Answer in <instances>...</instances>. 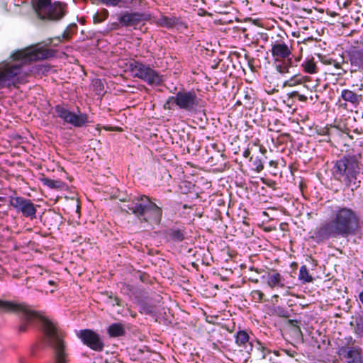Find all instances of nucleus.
Returning a JSON list of instances; mask_svg holds the SVG:
<instances>
[{"label":"nucleus","mask_w":363,"mask_h":363,"mask_svg":"<svg viewBox=\"0 0 363 363\" xmlns=\"http://www.w3.org/2000/svg\"><path fill=\"white\" fill-rule=\"evenodd\" d=\"M22 4L23 0H13L9 5V9L13 13H21Z\"/></svg>","instance_id":"nucleus-30"},{"label":"nucleus","mask_w":363,"mask_h":363,"mask_svg":"<svg viewBox=\"0 0 363 363\" xmlns=\"http://www.w3.org/2000/svg\"><path fill=\"white\" fill-rule=\"evenodd\" d=\"M273 298H279V296H278V295H274V296H273Z\"/></svg>","instance_id":"nucleus-47"},{"label":"nucleus","mask_w":363,"mask_h":363,"mask_svg":"<svg viewBox=\"0 0 363 363\" xmlns=\"http://www.w3.org/2000/svg\"><path fill=\"white\" fill-rule=\"evenodd\" d=\"M125 203L123 211L135 215L141 223L158 225L162 217V210L151 199L144 194L125 197L120 199Z\"/></svg>","instance_id":"nucleus-3"},{"label":"nucleus","mask_w":363,"mask_h":363,"mask_svg":"<svg viewBox=\"0 0 363 363\" xmlns=\"http://www.w3.org/2000/svg\"><path fill=\"white\" fill-rule=\"evenodd\" d=\"M115 301H116V304L118 305V306H121V303H120V299L118 298V297H115L114 298Z\"/></svg>","instance_id":"nucleus-44"},{"label":"nucleus","mask_w":363,"mask_h":363,"mask_svg":"<svg viewBox=\"0 0 363 363\" xmlns=\"http://www.w3.org/2000/svg\"><path fill=\"white\" fill-rule=\"evenodd\" d=\"M303 70L309 74L317 72V67L313 60H307L302 64Z\"/></svg>","instance_id":"nucleus-28"},{"label":"nucleus","mask_w":363,"mask_h":363,"mask_svg":"<svg viewBox=\"0 0 363 363\" xmlns=\"http://www.w3.org/2000/svg\"><path fill=\"white\" fill-rule=\"evenodd\" d=\"M349 59L352 66L363 70V49L351 51L349 53Z\"/></svg>","instance_id":"nucleus-18"},{"label":"nucleus","mask_w":363,"mask_h":363,"mask_svg":"<svg viewBox=\"0 0 363 363\" xmlns=\"http://www.w3.org/2000/svg\"><path fill=\"white\" fill-rule=\"evenodd\" d=\"M252 164H253V167H254L255 169L257 172H260L263 169V168H264L263 164H262L261 160L259 159V158H256L253 161Z\"/></svg>","instance_id":"nucleus-36"},{"label":"nucleus","mask_w":363,"mask_h":363,"mask_svg":"<svg viewBox=\"0 0 363 363\" xmlns=\"http://www.w3.org/2000/svg\"><path fill=\"white\" fill-rule=\"evenodd\" d=\"M157 22L160 26L167 28H173L176 26H182L184 25L182 18L175 16H161L157 19Z\"/></svg>","instance_id":"nucleus-17"},{"label":"nucleus","mask_w":363,"mask_h":363,"mask_svg":"<svg viewBox=\"0 0 363 363\" xmlns=\"http://www.w3.org/2000/svg\"><path fill=\"white\" fill-rule=\"evenodd\" d=\"M326 64H329V65H332L333 64V65L336 67V68H340V63L337 62L335 60H333L332 59H330L329 60L326 61L325 62Z\"/></svg>","instance_id":"nucleus-41"},{"label":"nucleus","mask_w":363,"mask_h":363,"mask_svg":"<svg viewBox=\"0 0 363 363\" xmlns=\"http://www.w3.org/2000/svg\"><path fill=\"white\" fill-rule=\"evenodd\" d=\"M360 167L354 155H347L335 162L333 174L335 179L354 191L361 184Z\"/></svg>","instance_id":"nucleus-4"},{"label":"nucleus","mask_w":363,"mask_h":363,"mask_svg":"<svg viewBox=\"0 0 363 363\" xmlns=\"http://www.w3.org/2000/svg\"><path fill=\"white\" fill-rule=\"evenodd\" d=\"M252 281H254L255 283H258V279H254V280H252Z\"/></svg>","instance_id":"nucleus-48"},{"label":"nucleus","mask_w":363,"mask_h":363,"mask_svg":"<svg viewBox=\"0 0 363 363\" xmlns=\"http://www.w3.org/2000/svg\"><path fill=\"white\" fill-rule=\"evenodd\" d=\"M298 279L302 281L303 283H310L313 281V279L309 274L308 268L306 265L301 267L299 270Z\"/></svg>","instance_id":"nucleus-27"},{"label":"nucleus","mask_w":363,"mask_h":363,"mask_svg":"<svg viewBox=\"0 0 363 363\" xmlns=\"http://www.w3.org/2000/svg\"><path fill=\"white\" fill-rule=\"evenodd\" d=\"M274 354H275V355H278V353H277V352H274Z\"/></svg>","instance_id":"nucleus-51"},{"label":"nucleus","mask_w":363,"mask_h":363,"mask_svg":"<svg viewBox=\"0 0 363 363\" xmlns=\"http://www.w3.org/2000/svg\"><path fill=\"white\" fill-rule=\"evenodd\" d=\"M23 50H18L11 56L7 62L0 64V86L14 84L15 77L21 72Z\"/></svg>","instance_id":"nucleus-8"},{"label":"nucleus","mask_w":363,"mask_h":363,"mask_svg":"<svg viewBox=\"0 0 363 363\" xmlns=\"http://www.w3.org/2000/svg\"><path fill=\"white\" fill-rule=\"evenodd\" d=\"M249 341L248 334L244 331L240 330L237 333L235 342L240 345L243 346Z\"/></svg>","instance_id":"nucleus-29"},{"label":"nucleus","mask_w":363,"mask_h":363,"mask_svg":"<svg viewBox=\"0 0 363 363\" xmlns=\"http://www.w3.org/2000/svg\"><path fill=\"white\" fill-rule=\"evenodd\" d=\"M237 105H241L242 104L240 102V99L236 102Z\"/></svg>","instance_id":"nucleus-46"},{"label":"nucleus","mask_w":363,"mask_h":363,"mask_svg":"<svg viewBox=\"0 0 363 363\" xmlns=\"http://www.w3.org/2000/svg\"><path fill=\"white\" fill-rule=\"evenodd\" d=\"M250 155V151L249 149L245 150L243 152V157H245V158L249 157Z\"/></svg>","instance_id":"nucleus-42"},{"label":"nucleus","mask_w":363,"mask_h":363,"mask_svg":"<svg viewBox=\"0 0 363 363\" xmlns=\"http://www.w3.org/2000/svg\"><path fill=\"white\" fill-rule=\"evenodd\" d=\"M264 363H275L274 359L272 357V352L270 350L269 356L266 358V360H263Z\"/></svg>","instance_id":"nucleus-39"},{"label":"nucleus","mask_w":363,"mask_h":363,"mask_svg":"<svg viewBox=\"0 0 363 363\" xmlns=\"http://www.w3.org/2000/svg\"><path fill=\"white\" fill-rule=\"evenodd\" d=\"M128 67L133 77L142 79L148 85L160 86L162 83L160 73L148 65L133 60L129 63Z\"/></svg>","instance_id":"nucleus-9"},{"label":"nucleus","mask_w":363,"mask_h":363,"mask_svg":"<svg viewBox=\"0 0 363 363\" xmlns=\"http://www.w3.org/2000/svg\"><path fill=\"white\" fill-rule=\"evenodd\" d=\"M31 230V228H26V231H30Z\"/></svg>","instance_id":"nucleus-49"},{"label":"nucleus","mask_w":363,"mask_h":363,"mask_svg":"<svg viewBox=\"0 0 363 363\" xmlns=\"http://www.w3.org/2000/svg\"><path fill=\"white\" fill-rule=\"evenodd\" d=\"M270 354V350L258 342V347L255 352L254 362L255 363H264L263 360H266Z\"/></svg>","instance_id":"nucleus-23"},{"label":"nucleus","mask_w":363,"mask_h":363,"mask_svg":"<svg viewBox=\"0 0 363 363\" xmlns=\"http://www.w3.org/2000/svg\"><path fill=\"white\" fill-rule=\"evenodd\" d=\"M78 337L82 340L84 345L90 349L101 352L104 348L103 338L99 334L90 329L81 330L78 335Z\"/></svg>","instance_id":"nucleus-11"},{"label":"nucleus","mask_w":363,"mask_h":363,"mask_svg":"<svg viewBox=\"0 0 363 363\" xmlns=\"http://www.w3.org/2000/svg\"><path fill=\"white\" fill-rule=\"evenodd\" d=\"M70 38V33L65 30L62 36L49 38L46 41L24 48V66L31 61L43 60L54 57L55 51L45 47L50 46L52 43L54 46H57L62 40H69Z\"/></svg>","instance_id":"nucleus-5"},{"label":"nucleus","mask_w":363,"mask_h":363,"mask_svg":"<svg viewBox=\"0 0 363 363\" xmlns=\"http://www.w3.org/2000/svg\"><path fill=\"white\" fill-rule=\"evenodd\" d=\"M289 323L291 325H295L296 324H297V320H289Z\"/></svg>","instance_id":"nucleus-43"},{"label":"nucleus","mask_w":363,"mask_h":363,"mask_svg":"<svg viewBox=\"0 0 363 363\" xmlns=\"http://www.w3.org/2000/svg\"><path fill=\"white\" fill-rule=\"evenodd\" d=\"M304 78L300 75H295L285 82V85L290 86L301 84Z\"/></svg>","instance_id":"nucleus-32"},{"label":"nucleus","mask_w":363,"mask_h":363,"mask_svg":"<svg viewBox=\"0 0 363 363\" xmlns=\"http://www.w3.org/2000/svg\"><path fill=\"white\" fill-rule=\"evenodd\" d=\"M107 333L110 337H118L125 335V329L122 323H115L108 326Z\"/></svg>","instance_id":"nucleus-22"},{"label":"nucleus","mask_w":363,"mask_h":363,"mask_svg":"<svg viewBox=\"0 0 363 363\" xmlns=\"http://www.w3.org/2000/svg\"><path fill=\"white\" fill-rule=\"evenodd\" d=\"M95 1H97L99 3L105 4L107 6H117L120 2H121L122 0H94Z\"/></svg>","instance_id":"nucleus-35"},{"label":"nucleus","mask_w":363,"mask_h":363,"mask_svg":"<svg viewBox=\"0 0 363 363\" xmlns=\"http://www.w3.org/2000/svg\"><path fill=\"white\" fill-rule=\"evenodd\" d=\"M0 308L12 313H19L23 311V306L13 301H4L0 300Z\"/></svg>","instance_id":"nucleus-25"},{"label":"nucleus","mask_w":363,"mask_h":363,"mask_svg":"<svg viewBox=\"0 0 363 363\" xmlns=\"http://www.w3.org/2000/svg\"><path fill=\"white\" fill-rule=\"evenodd\" d=\"M43 184L51 189L55 190H67L68 186L60 180H54L48 177L41 179Z\"/></svg>","instance_id":"nucleus-21"},{"label":"nucleus","mask_w":363,"mask_h":363,"mask_svg":"<svg viewBox=\"0 0 363 363\" xmlns=\"http://www.w3.org/2000/svg\"><path fill=\"white\" fill-rule=\"evenodd\" d=\"M33 9L38 18L43 21H57L67 13V4L51 0H31Z\"/></svg>","instance_id":"nucleus-6"},{"label":"nucleus","mask_w":363,"mask_h":363,"mask_svg":"<svg viewBox=\"0 0 363 363\" xmlns=\"http://www.w3.org/2000/svg\"><path fill=\"white\" fill-rule=\"evenodd\" d=\"M301 58H286L274 60L276 69L281 74L289 72V68L296 67Z\"/></svg>","instance_id":"nucleus-15"},{"label":"nucleus","mask_w":363,"mask_h":363,"mask_svg":"<svg viewBox=\"0 0 363 363\" xmlns=\"http://www.w3.org/2000/svg\"><path fill=\"white\" fill-rule=\"evenodd\" d=\"M40 322L42 323V330L47 343L54 350L53 363H69L62 330L58 328L57 323L47 318L42 313L24 304V327Z\"/></svg>","instance_id":"nucleus-2"},{"label":"nucleus","mask_w":363,"mask_h":363,"mask_svg":"<svg viewBox=\"0 0 363 363\" xmlns=\"http://www.w3.org/2000/svg\"><path fill=\"white\" fill-rule=\"evenodd\" d=\"M23 328L22 325H20L19 329L21 330Z\"/></svg>","instance_id":"nucleus-50"},{"label":"nucleus","mask_w":363,"mask_h":363,"mask_svg":"<svg viewBox=\"0 0 363 363\" xmlns=\"http://www.w3.org/2000/svg\"><path fill=\"white\" fill-rule=\"evenodd\" d=\"M252 92L249 91H245L240 93V102L243 104V106L248 109H250L254 104V99L252 97Z\"/></svg>","instance_id":"nucleus-26"},{"label":"nucleus","mask_w":363,"mask_h":363,"mask_svg":"<svg viewBox=\"0 0 363 363\" xmlns=\"http://www.w3.org/2000/svg\"><path fill=\"white\" fill-rule=\"evenodd\" d=\"M144 16L143 13L138 12H125L119 17L118 21L123 26L135 27L144 20Z\"/></svg>","instance_id":"nucleus-14"},{"label":"nucleus","mask_w":363,"mask_h":363,"mask_svg":"<svg viewBox=\"0 0 363 363\" xmlns=\"http://www.w3.org/2000/svg\"><path fill=\"white\" fill-rule=\"evenodd\" d=\"M108 16V12L106 9H104L102 13H96L93 18L94 23H99L104 21Z\"/></svg>","instance_id":"nucleus-31"},{"label":"nucleus","mask_w":363,"mask_h":363,"mask_svg":"<svg viewBox=\"0 0 363 363\" xmlns=\"http://www.w3.org/2000/svg\"><path fill=\"white\" fill-rule=\"evenodd\" d=\"M342 99L345 101L350 102L354 106H357L363 99L362 94H357L354 91L349 89H344L341 93Z\"/></svg>","instance_id":"nucleus-19"},{"label":"nucleus","mask_w":363,"mask_h":363,"mask_svg":"<svg viewBox=\"0 0 363 363\" xmlns=\"http://www.w3.org/2000/svg\"><path fill=\"white\" fill-rule=\"evenodd\" d=\"M57 116L62 118L65 123H69L74 127H82L89 123L88 116L86 113L79 112L78 114L71 112L60 105L55 107Z\"/></svg>","instance_id":"nucleus-10"},{"label":"nucleus","mask_w":363,"mask_h":363,"mask_svg":"<svg viewBox=\"0 0 363 363\" xmlns=\"http://www.w3.org/2000/svg\"><path fill=\"white\" fill-rule=\"evenodd\" d=\"M359 298L360 301H361V302L362 303V304H363V291H362V292H361V293L359 294Z\"/></svg>","instance_id":"nucleus-45"},{"label":"nucleus","mask_w":363,"mask_h":363,"mask_svg":"<svg viewBox=\"0 0 363 363\" xmlns=\"http://www.w3.org/2000/svg\"><path fill=\"white\" fill-rule=\"evenodd\" d=\"M200 99L195 91H179L175 96H169L164 104V109L171 110L174 105L189 113H196L199 108Z\"/></svg>","instance_id":"nucleus-7"},{"label":"nucleus","mask_w":363,"mask_h":363,"mask_svg":"<svg viewBox=\"0 0 363 363\" xmlns=\"http://www.w3.org/2000/svg\"><path fill=\"white\" fill-rule=\"evenodd\" d=\"M37 207L39 206L35 205L30 200L24 199V217L30 220L36 219Z\"/></svg>","instance_id":"nucleus-24"},{"label":"nucleus","mask_w":363,"mask_h":363,"mask_svg":"<svg viewBox=\"0 0 363 363\" xmlns=\"http://www.w3.org/2000/svg\"><path fill=\"white\" fill-rule=\"evenodd\" d=\"M284 279L279 272H273L272 273H269L267 275V284L271 288L276 286L284 287Z\"/></svg>","instance_id":"nucleus-20"},{"label":"nucleus","mask_w":363,"mask_h":363,"mask_svg":"<svg viewBox=\"0 0 363 363\" xmlns=\"http://www.w3.org/2000/svg\"><path fill=\"white\" fill-rule=\"evenodd\" d=\"M252 298L257 302H262L264 294L259 290H254L251 293Z\"/></svg>","instance_id":"nucleus-34"},{"label":"nucleus","mask_w":363,"mask_h":363,"mask_svg":"<svg viewBox=\"0 0 363 363\" xmlns=\"http://www.w3.org/2000/svg\"><path fill=\"white\" fill-rule=\"evenodd\" d=\"M291 97H297L301 101H306L307 97L304 95L300 94L298 91H293L291 94Z\"/></svg>","instance_id":"nucleus-38"},{"label":"nucleus","mask_w":363,"mask_h":363,"mask_svg":"<svg viewBox=\"0 0 363 363\" xmlns=\"http://www.w3.org/2000/svg\"><path fill=\"white\" fill-rule=\"evenodd\" d=\"M292 47H289L283 40H277L272 44V55L274 60L296 57L292 52Z\"/></svg>","instance_id":"nucleus-12"},{"label":"nucleus","mask_w":363,"mask_h":363,"mask_svg":"<svg viewBox=\"0 0 363 363\" xmlns=\"http://www.w3.org/2000/svg\"><path fill=\"white\" fill-rule=\"evenodd\" d=\"M328 210L329 219L322 222L312 236L317 243L354 235L363 226L360 213L354 208L344 205H334L328 207Z\"/></svg>","instance_id":"nucleus-1"},{"label":"nucleus","mask_w":363,"mask_h":363,"mask_svg":"<svg viewBox=\"0 0 363 363\" xmlns=\"http://www.w3.org/2000/svg\"><path fill=\"white\" fill-rule=\"evenodd\" d=\"M264 363H275L274 359L272 357V352L270 350L269 356L266 358V360H263Z\"/></svg>","instance_id":"nucleus-40"},{"label":"nucleus","mask_w":363,"mask_h":363,"mask_svg":"<svg viewBox=\"0 0 363 363\" xmlns=\"http://www.w3.org/2000/svg\"><path fill=\"white\" fill-rule=\"evenodd\" d=\"M338 354L347 359V363H362V349L359 347H341Z\"/></svg>","instance_id":"nucleus-13"},{"label":"nucleus","mask_w":363,"mask_h":363,"mask_svg":"<svg viewBox=\"0 0 363 363\" xmlns=\"http://www.w3.org/2000/svg\"><path fill=\"white\" fill-rule=\"evenodd\" d=\"M275 312H276L277 315L279 317L288 318L289 316V312L286 309H284V308H281V307H278L275 310Z\"/></svg>","instance_id":"nucleus-37"},{"label":"nucleus","mask_w":363,"mask_h":363,"mask_svg":"<svg viewBox=\"0 0 363 363\" xmlns=\"http://www.w3.org/2000/svg\"><path fill=\"white\" fill-rule=\"evenodd\" d=\"M166 234L170 240L174 242H180L186 239V230L184 225H175L169 228Z\"/></svg>","instance_id":"nucleus-16"},{"label":"nucleus","mask_w":363,"mask_h":363,"mask_svg":"<svg viewBox=\"0 0 363 363\" xmlns=\"http://www.w3.org/2000/svg\"><path fill=\"white\" fill-rule=\"evenodd\" d=\"M11 204L23 212V199L21 197H12L11 199Z\"/></svg>","instance_id":"nucleus-33"}]
</instances>
